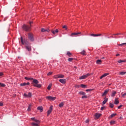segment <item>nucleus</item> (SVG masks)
<instances>
[{"instance_id": "f257e3e1", "label": "nucleus", "mask_w": 126, "mask_h": 126, "mask_svg": "<svg viewBox=\"0 0 126 126\" xmlns=\"http://www.w3.org/2000/svg\"><path fill=\"white\" fill-rule=\"evenodd\" d=\"M25 79L26 80H33L32 84L34 87H37V88H41L42 87V85L38 84L39 81L37 80V79H34L33 78H28V77H25Z\"/></svg>"}, {"instance_id": "f03ea898", "label": "nucleus", "mask_w": 126, "mask_h": 126, "mask_svg": "<svg viewBox=\"0 0 126 126\" xmlns=\"http://www.w3.org/2000/svg\"><path fill=\"white\" fill-rule=\"evenodd\" d=\"M21 41L23 45H25L26 50H27L29 52L31 51V46L30 43L28 42V41H27L26 39H24L23 40L22 37H21Z\"/></svg>"}, {"instance_id": "7ed1b4c3", "label": "nucleus", "mask_w": 126, "mask_h": 126, "mask_svg": "<svg viewBox=\"0 0 126 126\" xmlns=\"http://www.w3.org/2000/svg\"><path fill=\"white\" fill-rule=\"evenodd\" d=\"M23 29L25 31H26L27 32H28V31H30V30L31 29V27H29V26H27L26 25H24L23 26Z\"/></svg>"}, {"instance_id": "20e7f679", "label": "nucleus", "mask_w": 126, "mask_h": 126, "mask_svg": "<svg viewBox=\"0 0 126 126\" xmlns=\"http://www.w3.org/2000/svg\"><path fill=\"white\" fill-rule=\"evenodd\" d=\"M56 97L51 96H47L46 97V99L49 100V101H55L56 100Z\"/></svg>"}, {"instance_id": "39448f33", "label": "nucleus", "mask_w": 126, "mask_h": 126, "mask_svg": "<svg viewBox=\"0 0 126 126\" xmlns=\"http://www.w3.org/2000/svg\"><path fill=\"white\" fill-rule=\"evenodd\" d=\"M28 37L29 40H30L31 42H33L34 41V37L33 36V34L32 33H29Z\"/></svg>"}, {"instance_id": "423d86ee", "label": "nucleus", "mask_w": 126, "mask_h": 126, "mask_svg": "<svg viewBox=\"0 0 126 126\" xmlns=\"http://www.w3.org/2000/svg\"><path fill=\"white\" fill-rule=\"evenodd\" d=\"M90 75V74L89 73H88L85 75H83V76L80 77L79 79L80 80L86 79V78H87V77H88V76H89Z\"/></svg>"}, {"instance_id": "0eeeda50", "label": "nucleus", "mask_w": 126, "mask_h": 126, "mask_svg": "<svg viewBox=\"0 0 126 126\" xmlns=\"http://www.w3.org/2000/svg\"><path fill=\"white\" fill-rule=\"evenodd\" d=\"M24 97H26V98H31V97H32V93H29L28 94H24Z\"/></svg>"}, {"instance_id": "6e6552de", "label": "nucleus", "mask_w": 126, "mask_h": 126, "mask_svg": "<svg viewBox=\"0 0 126 126\" xmlns=\"http://www.w3.org/2000/svg\"><path fill=\"white\" fill-rule=\"evenodd\" d=\"M110 91L109 89H107L104 91V92L103 94H102V96H106L108 94V93Z\"/></svg>"}, {"instance_id": "1a4fd4ad", "label": "nucleus", "mask_w": 126, "mask_h": 126, "mask_svg": "<svg viewBox=\"0 0 126 126\" xmlns=\"http://www.w3.org/2000/svg\"><path fill=\"white\" fill-rule=\"evenodd\" d=\"M80 34H81V32H73L71 34V36L73 37V36H76L77 35H79Z\"/></svg>"}, {"instance_id": "9d476101", "label": "nucleus", "mask_w": 126, "mask_h": 126, "mask_svg": "<svg viewBox=\"0 0 126 126\" xmlns=\"http://www.w3.org/2000/svg\"><path fill=\"white\" fill-rule=\"evenodd\" d=\"M53 110V106H51L49 108V109L48 110L47 112V116H49L51 113H52V111Z\"/></svg>"}, {"instance_id": "9b49d317", "label": "nucleus", "mask_w": 126, "mask_h": 126, "mask_svg": "<svg viewBox=\"0 0 126 126\" xmlns=\"http://www.w3.org/2000/svg\"><path fill=\"white\" fill-rule=\"evenodd\" d=\"M64 77V75L63 74H59L56 75V78H63Z\"/></svg>"}, {"instance_id": "f8f14e48", "label": "nucleus", "mask_w": 126, "mask_h": 126, "mask_svg": "<svg viewBox=\"0 0 126 126\" xmlns=\"http://www.w3.org/2000/svg\"><path fill=\"white\" fill-rule=\"evenodd\" d=\"M27 85H30V83H23L20 84V86H26Z\"/></svg>"}, {"instance_id": "ddd939ff", "label": "nucleus", "mask_w": 126, "mask_h": 126, "mask_svg": "<svg viewBox=\"0 0 126 126\" xmlns=\"http://www.w3.org/2000/svg\"><path fill=\"white\" fill-rule=\"evenodd\" d=\"M36 123L32 122V126H39V124H40V121H39V120H38V122H36Z\"/></svg>"}, {"instance_id": "4468645a", "label": "nucleus", "mask_w": 126, "mask_h": 126, "mask_svg": "<svg viewBox=\"0 0 126 126\" xmlns=\"http://www.w3.org/2000/svg\"><path fill=\"white\" fill-rule=\"evenodd\" d=\"M51 32H52V33L54 35H55V34H56V33H58V32H59V30L56 29L55 31H54V30H52L51 31Z\"/></svg>"}, {"instance_id": "2eb2a0df", "label": "nucleus", "mask_w": 126, "mask_h": 126, "mask_svg": "<svg viewBox=\"0 0 126 126\" xmlns=\"http://www.w3.org/2000/svg\"><path fill=\"white\" fill-rule=\"evenodd\" d=\"M59 81L61 82V83L64 84V83H65V79H60L59 80Z\"/></svg>"}, {"instance_id": "dca6fc26", "label": "nucleus", "mask_w": 126, "mask_h": 126, "mask_svg": "<svg viewBox=\"0 0 126 126\" xmlns=\"http://www.w3.org/2000/svg\"><path fill=\"white\" fill-rule=\"evenodd\" d=\"M101 116H102L101 114H95V118H96V119H99V118Z\"/></svg>"}, {"instance_id": "f3484780", "label": "nucleus", "mask_w": 126, "mask_h": 126, "mask_svg": "<svg viewBox=\"0 0 126 126\" xmlns=\"http://www.w3.org/2000/svg\"><path fill=\"white\" fill-rule=\"evenodd\" d=\"M41 31V32H49L50 30H45L44 28H42Z\"/></svg>"}, {"instance_id": "a211bd4d", "label": "nucleus", "mask_w": 126, "mask_h": 126, "mask_svg": "<svg viewBox=\"0 0 126 126\" xmlns=\"http://www.w3.org/2000/svg\"><path fill=\"white\" fill-rule=\"evenodd\" d=\"M107 102H108V98H107L106 97H105L104 100L102 102L103 105H105V104H106Z\"/></svg>"}, {"instance_id": "6ab92c4d", "label": "nucleus", "mask_w": 126, "mask_h": 126, "mask_svg": "<svg viewBox=\"0 0 126 126\" xmlns=\"http://www.w3.org/2000/svg\"><path fill=\"white\" fill-rule=\"evenodd\" d=\"M107 75H109L108 73H105L103 75H102L101 77H100V79H102V78H104V77H106V76H107Z\"/></svg>"}, {"instance_id": "aec40b11", "label": "nucleus", "mask_w": 126, "mask_h": 126, "mask_svg": "<svg viewBox=\"0 0 126 126\" xmlns=\"http://www.w3.org/2000/svg\"><path fill=\"white\" fill-rule=\"evenodd\" d=\"M37 110L40 111V112H43V107L39 106L37 107Z\"/></svg>"}, {"instance_id": "412c9836", "label": "nucleus", "mask_w": 126, "mask_h": 126, "mask_svg": "<svg viewBox=\"0 0 126 126\" xmlns=\"http://www.w3.org/2000/svg\"><path fill=\"white\" fill-rule=\"evenodd\" d=\"M119 103H120V101H119L118 99L116 98L115 99L114 104H115V105H118Z\"/></svg>"}, {"instance_id": "4be33fe9", "label": "nucleus", "mask_w": 126, "mask_h": 126, "mask_svg": "<svg viewBox=\"0 0 126 126\" xmlns=\"http://www.w3.org/2000/svg\"><path fill=\"white\" fill-rule=\"evenodd\" d=\"M79 94H80V95H86V94L84 92H82V91L79 92Z\"/></svg>"}, {"instance_id": "5701e85b", "label": "nucleus", "mask_w": 126, "mask_h": 126, "mask_svg": "<svg viewBox=\"0 0 126 126\" xmlns=\"http://www.w3.org/2000/svg\"><path fill=\"white\" fill-rule=\"evenodd\" d=\"M63 105H64V102H62L59 106L60 108H62V107H63Z\"/></svg>"}, {"instance_id": "b1692460", "label": "nucleus", "mask_w": 126, "mask_h": 126, "mask_svg": "<svg viewBox=\"0 0 126 126\" xmlns=\"http://www.w3.org/2000/svg\"><path fill=\"white\" fill-rule=\"evenodd\" d=\"M31 120H32L33 121H34V122H35V123H39V120H37V119H35V118H32Z\"/></svg>"}, {"instance_id": "393cba45", "label": "nucleus", "mask_w": 126, "mask_h": 126, "mask_svg": "<svg viewBox=\"0 0 126 126\" xmlns=\"http://www.w3.org/2000/svg\"><path fill=\"white\" fill-rule=\"evenodd\" d=\"M116 94H117V92H113L111 94L112 97H115Z\"/></svg>"}, {"instance_id": "a878e982", "label": "nucleus", "mask_w": 126, "mask_h": 126, "mask_svg": "<svg viewBox=\"0 0 126 126\" xmlns=\"http://www.w3.org/2000/svg\"><path fill=\"white\" fill-rule=\"evenodd\" d=\"M102 63V61H101L100 60H98L96 61V63H97V64H101Z\"/></svg>"}, {"instance_id": "bb28decb", "label": "nucleus", "mask_w": 126, "mask_h": 126, "mask_svg": "<svg viewBox=\"0 0 126 126\" xmlns=\"http://www.w3.org/2000/svg\"><path fill=\"white\" fill-rule=\"evenodd\" d=\"M0 87H5V84L0 83Z\"/></svg>"}, {"instance_id": "cd10ccee", "label": "nucleus", "mask_w": 126, "mask_h": 126, "mask_svg": "<svg viewBox=\"0 0 126 126\" xmlns=\"http://www.w3.org/2000/svg\"><path fill=\"white\" fill-rule=\"evenodd\" d=\"M67 55L68 56V57H71L72 54L69 51H68L67 52Z\"/></svg>"}, {"instance_id": "c85d7f7f", "label": "nucleus", "mask_w": 126, "mask_h": 126, "mask_svg": "<svg viewBox=\"0 0 126 126\" xmlns=\"http://www.w3.org/2000/svg\"><path fill=\"white\" fill-rule=\"evenodd\" d=\"M116 116H117V114L113 113L111 115L110 117H111V118H114V117H116Z\"/></svg>"}, {"instance_id": "c756f323", "label": "nucleus", "mask_w": 126, "mask_h": 126, "mask_svg": "<svg viewBox=\"0 0 126 126\" xmlns=\"http://www.w3.org/2000/svg\"><path fill=\"white\" fill-rule=\"evenodd\" d=\"M81 87H82V88H86L87 87V86L84 84H81Z\"/></svg>"}, {"instance_id": "7c9ffc66", "label": "nucleus", "mask_w": 126, "mask_h": 126, "mask_svg": "<svg viewBox=\"0 0 126 126\" xmlns=\"http://www.w3.org/2000/svg\"><path fill=\"white\" fill-rule=\"evenodd\" d=\"M125 62H126L125 60H119L118 61V63H125Z\"/></svg>"}, {"instance_id": "2f4dec72", "label": "nucleus", "mask_w": 126, "mask_h": 126, "mask_svg": "<svg viewBox=\"0 0 126 126\" xmlns=\"http://www.w3.org/2000/svg\"><path fill=\"white\" fill-rule=\"evenodd\" d=\"M126 72H121L120 73V74L121 75H125V74H126Z\"/></svg>"}, {"instance_id": "473e14b6", "label": "nucleus", "mask_w": 126, "mask_h": 126, "mask_svg": "<svg viewBox=\"0 0 126 126\" xmlns=\"http://www.w3.org/2000/svg\"><path fill=\"white\" fill-rule=\"evenodd\" d=\"M109 107L110 108H114V104H113V103H109Z\"/></svg>"}, {"instance_id": "72a5a7b5", "label": "nucleus", "mask_w": 126, "mask_h": 126, "mask_svg": "<svg viewBox=\"0 0 126 126\" xmlns=\"http://www.w3.org/2000/svg\"><path fill=\"white\" fill-rule=\"evenodd\" d=\"M31 110V105H30L28 108V111L30 112Z\"/></svg>"}, {"instance_id": "f704fd0d", "label": "nucleus", "mask_w": 126, "mask_h": 126, "mask_svg": "<svg viewBox=\"0 0 126 126\" xmlns=\"http://www.w3.org/2000/svg\"><path fill=\"white\" fill-rule=\"evenodd\" d=\"M110 124L111 125H114L115 123V121H110Z\"/></svg>"}, {"instance_id": "c9c22d12", "label": "nucleus", "mask_w": 126, "mask_h": 126, "mask_svg": "<svg viewBox=\"0 0 126 126\" xmlns=\"http://www.w3.org/2000/svg\"><path fill=\"white\" fill-rule=\"evenodd\" d=\"M87 96H86V95H83V96H82V99H87Z\"/></svg>"}, {"instance_id": "e433bc0d", "label": "nucleus", "mask_w": 126, "mask_h": 126, "mask_svg": "<svg viewBox=\"0 0 126 126\" xmlns=\"http://www.w3.org/2000/svg\"><path fill=\"white\" fill-rule=\"evenodd\" d=\"M52 87V85L50 84V85L48 86V87H47V89L48 90H50V89H51V88Z\"/></svg>"}, {"instance_id": "4c0bfd02", "label": "nucleus", "mask_w": 126, "mask_h": 126, "mask_svg": "<svg viewBox=\"0 0 126 126\" xmlns=\"http://www.w3.org/2000/svg\"><path fill=\"white\" fill-rule=\"evenodd\" d=\"M68 61V62H72V61H73V58H69Z\"/></svg>"}, {"instance_id": "58836bf2", "label": "nucleus", "mask_w": 126, "mask_h": 126, "mask_svg": "<svg viewBox=\"0 0 126 126\" xmlns=\"http://www.w3.org/2000/svg\"><path fill=\"white\" fill-rule=\"evenodd\" d=\"M85 53H86L85 51L83 50V51H82V52H81V54L82 55H85Z\"/></svg>"}, {"instance_id": "ea45409f", "label": "nucleus", "mask_w": 126, "mask_h": 126, "mask_svg": "<svg viewBox=\"0 0 126 126\" xmlns=\"http://www.w3.org/2000/svg\"><path fill=\"white\" fill-rule=\"evenodd\" d=\"M99 36H102V34L99 33V34H95V37H98Z\"/></svg>"}, {"instance_id": "a19ab883", "label": "nucleus", "mask_w": 126, "mask_h": 126, "mask_svg": "<svg viewBox=\"0 0 126 126\" xmlns=\"http://www.w3.org/2000/svg\"><path fill=\"white\" fill-rule=\"evenodd\" d=\"M114 36H116V35H122V33H119L116 34H113Z\"/></svg>"}, {"instance_id": "79ce46f5", "label": "nucleus", "mask_w": 126, "mask_h": 126, "mask_svg": "<svg viewBox=\"0 0 126 126\" xmlns=\"http://www.w3.org/2000/svg\"><path fill=\"white\" fill-rule=\"evenodd\" d=\"M63 28L64 29H65L66 30L67 29V27H66V26H63Z\"/></svg>"}, {"instance_id": "37998d69", "label": "nucleus", "mask_w": 126, "mask_h": 126, "mask_svg": "<svg viewBox=\"0 0 126 126\" xmlns=\"http://www.w3.org/2000/svg\"><path fill=\"white\" fill-rule=\"evenodd\" d=\"M53 72H49L48 74H47V75H51V74H52Z\"/></svg>"}, {"instance_id": "c03bdc74", "label": "nucleus", "mask_w": 126, "mask_h": 126, "mask_svg": "<svg viewBox=\"0 0 126 126\" xmlns=\"http://www.w3.org/2000/svg\"><path fill=\"white\" fill-rule=\"evenodd\" d=\"M122 107H123V105H120V106H119L118 107V109H121V108H122Z\"/></svg>"}, {"instance_id": "a18cd8bd", "label": "nucleus", "mask_w": 126, "mask_h": 126, "mask_svg": "<svg viewBox=\"0 0 126 126\" xmlns=\"http://www.w3.org/2000/svg\"><path fill=\"white\" fill-rule=\"evenodd\" d=\"M91 36H93V37H96V34H91Z\"/></svg>"}, {"instance_id": "49530a36", "label": "nucleus", "mask_w": 126, "mask_h": 126, "mask_svg": "<svg viewBox=\"0 0 126 126\" xmlns=\"http://www.w3.org/2000/svg\"><path fill=\"white\" fill-rule=\"evenodd\" d=\"M104 109H105V106H103V107H102L101 108V111H103V110H104Z\"/></svg>"}, {"instance_id": "de8ad7c7", "label": "nucleus", "mask_w": 126, "mask_h": 126, "mask_svg": "<svg viewBox=\"0 0 126 126\" xmlns=\"http://www.w3.org/2000/svg\"><path fill=\"white\" fill-rule=\"evenodd\" d=\"M32 24H33V22H30V27H31L32 26L31 25Z\"/></svg>"}, {"instance_id": "09e8293b", "label": "nucleus", "mask_w": 126, "mask_h": 126, "mask_svg": "<svg viewBox=\"0 0 126 126\" xmlns=\"http://www.w3.org/2000/svg\"><path fill=\"white\" fill-rule=\"evenodd\" d=\"M86 91L87 92H88L89 91H92V90L88 89V90H86Z\"/></svg>"}, {"instance_id": "8fccbe9b", "label": "nucleus", "mask_w": 126, "mask_h": 126, "mask_svg": "<svg viewBox=\"0 0 126 126\" xmlns=\"http://www.w3.org/2000/svg\"><path fill=\"white\" fill-rule=\"evenodd\" d=\"M3 75V73L2 72H0V76H2Z\"/></svg>"}, {"instance_id": "3c124183", "label": "nucleus", "mask_w": 126, "mask_h": 126, "mask_svg": "<svg viewBox=\"0 0 126 126\" xmlns=\"http://www.w3.org/2000/svg\"><path fill=\"white\" fill-rule=\"evenodd\" d=\"M0 106H3V103L2 102H0Z\"/></svg>"}, {"instance_id": "603ef678", "label": "nucleus", "mask_w": 126, "mask_h": 126, "mask_svg": "<svg viewBox=\"0 0 126 126\" xmlns=\"http://www.w3.org/2000/svg\"><path fill=\"white\" fill-rule=\"evenodd\" d=\"M88 123H89V120H87L86 121V124H88Z\"/></svg>"}, {"instance_id": "864d4df0", "label": "nucleus", "mask_w": 126, "mask_h": 126, "mask_svg": "<svg viewBox=\"0 0 126 126\" xmlns=\"http://www.w3.org/2000/svg\"><path fill=\"white\" fill-rule=\"evenodd\" d=\"M123 97H124V96H126V93H124L123 95H122Z\"/></svg>"}, {"instance_id": "5fc2aeb1", "label": "nucleus", "mask_w": 126, "mask_h": 126, "mask_svg": "<svg viewBox=\"0 0 126 126\" xmlns=\"http://www.w3.org/2000/svg\"><path fill=\"white\" fill-rule=\"evenodd\" d=\"M108 39H110V38H114V36H111L110 37H108Z\"/></svg>"}, {"instance_id": "6e6d98bb", "label": "nucleus", "mask_w": 126, "mask_h": 126, "mask_svg": "<svg viewBox=\"0 0 126 126\" xmlns=\"http://www.w3.org/2000/svg\"><path fill=\"white\" fill-rule=\"evenodd\" d=\"M118 46H124V44H119Z\"/></svg>"}, {"instance_id": "4d7b16f0", "label": "nucleus", "mask_w": 126, "mask_h": 126, "mask_svg": "<svg viewBox=\"0 0 126 126\" xmlns=\"http://www.w3.org/2000/svg\"><path fill=\"white\" fill-rule=\"evenodd\" d=\"M120 56V54H116V57H118V56Z\"/></svg>"}, {"instance_id": "13d9d810", "label": "nucleus", "mask_w": 126, "mask_h": 126, "mask_svg": "<svg viewBox=\"0 0 126 126\" xmlns=\"http://www.w3.org/2000/svg\"><path fill=\"white\" fill-rule=\"evenodd\" d=\"M123 45H125V46H126V43H123Z\"/></svg>"}, {"instance_id": "bf43d9fd", "label": "nucleus", "mask_w": 126, "mask_h": 126, "mask_svg": "<svg viewBox=\"0 0 126 126\" xmlns=\"http://www.w3.org/2000/svg\"><path fill=\"white\" fill-rule=\"evenodd\" d=\"M114 38H115V39H117V37H116V36L114 37Z\"/></svg>"}, {"instance_id": "052dcab7", "label": "nucleus", "mask_w": 126, "mask_h": 126, "mask_svg": "<svg viewBox=\"0 0 126 126\" xmlns=\"http://www.w3.org/2000/svg\"><path fill=\"white\" fill-rule=\"evenodd\" d=\"M102 59H105V57H102Z\"/></svg>"}, {"instance_id": "680f3d73", "label": "nucleus", "mask_w": 126, "mask_h": 126, "mask_svg": "<svg viewBox=\"0 0 126 126\" xmlns=\"http://www.w3.org/2000/svg\"><path fill=\"white\" fill-rule=\"evenodd\" d=\"M81 35H83V34H81Z\"/></svg>"}]
</instances>
